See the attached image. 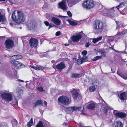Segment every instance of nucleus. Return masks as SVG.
I'll use <instances>...</instances> for the list:
<instances>
[{"instance_id": "9b49d317", "label": "nucleus", "mask_w": 127, "mask_h": 127, "mask_svg": "<svg viewBox=\"0 0 127 127\" xmlns=\"http://www.w3.org/2000/svg\"><path fill=\"white\" fill-rule=\"evenodd\" d=\"M4 43L5 48L8 49L12 48L14 45V41L12 40L9 39L6 40Z\"/></svg>"}, {"instance_id": "473e14b6", "label": "nucleus", "mask_w": 127, "mask_h": 127, "mask_svg": "<svg viewBox=\"0 0 127 127\" xmlns=\"http://www.w3.org/2000/svg\"><path fill=\"white\" fill-rule=\"evenodd\" d=\"M18 123L17 120L15 119H14L12 121V124L13 125H17Z\"/></svg>"}, {"instance_id": "4d7b16f0", "label": "nucleus", "mask_w": 127, "mask_h": 127, "mask_svg": "<svg viewBox=\"0 0 127 127\" xmlns=\"http://www.w3.org/2000/svg\"><path fill=\"white\" fill-rule=\"evenodd\" d=\"M9 2H11V3H12L13 4H15L16 3H13V1L14 0H8ZM14 1H15V0H14Z\"/></svg>"}, {"instance_id": "6e6d98bb", "label": "nucleus", "mask_w": 127, "mask_h": 127, "mask_svg": "<svg viewBox=\"0 0 127 127\" xmlns=\"http://www.w3.org/2000/svg\"><path fill=\"white\" fill-rule=\"evenodd\" d=\"M65 60L66 61H69V59H68V58H65Z\"/></svg>"}, {"instance_id": "f8f14e48", "label": "nucleus", "mask_w": 127, "mask_h": 127, "mask_svg": "<svg viewBox=\"0 0 127 127\" xmlns=\"http://www.w3.org/2000/svg\"><path fill=\"white\" fill-rule=\"evenodd\" d=\"M104 53V52L103 51H98L96 53V55H98V54H99V55H101L100 56H96L94 57L93 59L92 60V61H95L101 59L102 56L105 57V55Z\"/></svg>"}, {"instance_id": "49530a36", "label": "nucleus", "mask_w": 127, "mask_h": 127, "mask_svg": "<svg viewBox=\"0 0 127 127\" xmlns=\"http://www.w3.org/2000/svg\"><path fill=\"white\" fill-rule=\"evenodd\" d=\"M102 38V36H101L99 37H98L97 38H96V39H97L98 41H99L101 40Z\"/></svg>"}, {"instance_id": "0e129e2a", "label": "nucleus", "mask_w": 127, "mask_h": 127, "mask_svg": "<svg viewBox=\"0 0 127 127\" xmlns=\"http://www.w3.org/2000/svg\"><path fill=\"white\" fill-rule=\"evenodd\" d=\"M79 125L80 126H81V125H82V124L81 123H79Z\"/></svg>"}, {"instance_id": "a19ab883", "label": "nucleus", "mask_w": 127, "mask_h": 127, "mask_svg": "<svg viewBox=\"0 0 127 127\" xmlns=\"http://www.w3.org/2000/svg\"><path fill=\"white\" fill-rule=\"evenodd\" d=\"M61 34V32L60 31H58L56 33V36H59Z\"/></svg>"}, {"instance_id": "3c124183", "label": "nucleus", "mask_w": 127, "mask_h": 127, "mask_svg": "<svg viewBox=\"0 0 127 127\" xmlns=\"http://www.w3.org/2000/svg\"><path fill=\"white\" fill-rule=\"evenodd\" d=\"M44 103L45 105L46 106H47V102L46 101H44Z\"/></svg>"}, {"instance_id": "13d9d810", "label": "nucleus", "mask_w": 127, "mask_h": 127, "mask_svg": "<svg viewBox=\"0 0 127 127\" xmlns=\"http://www.w3.org/2000/svg\"><path fill=\"white\" fill-rule=\"evenodd\" d=\"M122 78H123V79H127V77H124L123 76H122Z\"/></svg>"}, {"instance_id": "37998d69", "label": "nucleus", "mask_w": 127, "mask_h": 127, "mask_svg": "<svg viewBox=\"0 0 127 127\" xmlns=\"http://www.w3.org/2000/svg\"><path fill=\"white\" fill-rule=\"evenodd\" d=\"M109 48L110 49L114 50L115 52H117V53H119V52L118 51H117V50H115L113 48H112V47H110Z\"/></svg>"}, {"instance_id": "69168bd1", "label": "nucleus", "mask_w": 127, "mask_h": 127, "mask_svg": "<svg viewBox=\"0 0 127 127\" xmlns=\"http://www.w3.org/2000/svg\"><path fill=\"white\" fill-rule=\"evenodd\" d=\"M51 2H54L55 0H54V1H53V0H51Z\"/></svg>"}, {"instance_id": "e433bc0d", "label": "nucleus", "mask_w": 127, "mask_h": 127, "mask_svg": "<svg viewBox=\"0 0 127 127\" xmlns=\"http://www.w3.org/2000/svg\"><path fill=\"white\" fill-rule=\"evenodd\" d=\"M44 23L46 26H48L49 25V23L47 21H45L44 22Z\"/></svg>"}, {"instance_id": "a211bd4d", "label": "nucleus", "mask_w": 127, "mask_h": 127, "mask_svg": "<svg viewBox=\"0 0 127 127\" xmlns=\"http://www.w3.org/2000/svg\"><path fill=\"white\" fill-rule=\"evenodd\" d=\"M51 21L57 25H59L61 23V21L59 19L55 17H52Z\"/></svg>"}, {"instance_id": "7ed1b4c3", "label": "nucleus", "mask_w": 127, "mask_h": 127, "mask_svg": "<svg viewBox=\"0 0 127 127\" xmlns=\"http://www.w3.org/2000/svg\"><path fill=\"white\" fill-rule=\"evenodd\" d=\"M104 28V25L103 22L100 20H96L94 23V29L97 33H101Z\"/></svg>"}, {"instance_id": "6ab92c4d", "label": "nucleus", "mask_w": 127, "mask_h": 127, "mask_svg": "<svg viewBox=\"0 0 127 127\" xmlns=\"http://www.w3.org/2000/svg\"><path fill=\"white\" fill-rule=\"evenodd\" d=\"M67 108L69 111L73 112L74 111H79L80 110L81 107H77L74 106L71 107Z\"/></svg>"}, {"instance_id": "f3484780", "label": "nucleus", "mask_w": 127, "mask_h": 127, "mask_svg": "<svg viewBox=\"0 0 127 127\" xmlns=\"http://www.w3.org/2000/svg\"><path fill=\"white\" fill-rule=\"evenodd\" d=\"M119 99L121 100H126L127 98V95L126 92H123L121 93L119 95Z\"/></svg>"}, {"instance_id": "052dcab7", "label": "nucleus", "mask_w": 127, "mask_h": 127, "mask_svg": "<svg viewBox=\"0 0 127 127\" xmlns=\"http://www.w3.org/2000/svg\"><path fill=\"white\" fill-rule=\"evenodd\" d=\"M19 81H21L22 82H23L24 81L23 80H19Z\"/></svg>"}, {"instance_id": "f257e3e1", "label": "nucleus", "mask_w": 127, "mask_h": 127, "mask_svg": "<svg viewBox=\"0 0 127 127\" xmlns=\"http://www.w3.org/2000/svg\"><path fill=\"white\" fill-rule=\"evenodd\" d=\"M11 18L15 23L20 24L23 22L25 20L24 14L21 10H16L13 11L12 14Z\"/></svg>"}, {"instance_id": "20e7f679", "label": "nucleus", "mask_w": 127, "mask_h": 127, "mask_svg": "<svg viewBox=\"0 0 127 127\" xmlns=\"http://www.w3.org/2000/svg\"><path fill=\"white\" fill-rule=\"evenodd\" d=\"M114 7L109 9L104 8V9L101 12L104 15H106L110 17H114L115 15V10L114 9Z\"/></svg>"}, {"instance_id": "1a4fd4ad", "label": "nucleus", "mask_w": 127, "mask_h": 127, "mask_svg": "<svg viewBox=\"0 0 127 127\" xmlns=\"http://www.w3.org/2000/svg\"><path fill=\"white\" fill-rule=\"evenodd\" d=\"M29 45L31 48H35L38 45V41L37 39L31 38L30 39Z\"/></svg>"}, {"instance_id": "f03ea898", "label": "nucleus", "mask_w": 127, "mask_h": 127, "mask_svg": "<svg viewBox=\"0 0 127 127\" xmlns=\"http://www.w3.org/2000/svg\"><path fill=\"white\" fill-rule=\"evenodd\" d=\"M13 57H15L16 59L15 60L13 58L11 59L10 62L11 64H13L18 69L24 66V65L20 62L16 60L22 58V56L21 55L18 54L16 55H14Z\"/></svg>"}, {"instance_id": "79ce46f5", "label": "nucleus", "mask_w": 127, "mask_h": 127, "mask_svg": "<svg viewBox=\"0 0 127 127\" xmlns=\"http://www.w3.org/2000/svg\"><path fill=\"white\" fill-rule=\"evenodd\" d=\"M93 42L94 43H96V42H98V41L96 38V39H93Z\"/></svg>"}, {"instance_id": "a18cd8bd", "label": "nucleus", "mask_w": 127, "mask_h": 127, "mask_svg": "<svg viewBox=\"0 0 127 127\" xmlns=\"http://www.w3.org/2000/svg\"><path fill=\"white\" fill-rule=\"evenodd\" d=\"M90 44L89 42H87L85 45V46L86 47H88L90 45Z\"/></svg>"}, {"instance_id": "7c9ffc66", "label": "nucleus", "mask_w": 127, "mask_h": 127, "mask_svg": "<svg viewBox=\"0 0 127 127\" xmlns=\"http://www.w3.org/2000/svg\"><path fill=\"white\" fill-rule=\"evenodd\" d=\"M45 68V67H43L41 65H39L38 67H35V69L36 70H39L40 69L43 70Z\"/></svg>"}, {"instance_id": "c85d7f7f", "label": "nucleus", "mask_w": 127, "mask_h": 127, "mask_svg": "<svg viewBox=\"0 0 127 127\" xmlns=\"http://www.w3.org/2000/svg\"><path fill=\"white\" fill-rule=\"evenodd\" d=\"M33 124V120L32 118H31L30 120L28 122L27 126L29 127H31L32 126Z\"/></svg>"}, {"instance_id": "bb28decb", "label": "nucleus", "mask_w": 127, "mask_h": 127, "mask_svg": "<svg viewBox=\"0 0 127 127\" xmlns=\"http://www.w3.org/2000/svg\"><path fill=\"white\" fill-rule=\"evenodd\" d=\"M67 21L69 22L70 25L72 26H76L77 25V23L75 22L69 20H67Z\"/></svg>"}, {"instance_id": "338daca9", "label": "nucleus", "mask_w": 127, "mask_h": 127, "mask_svg": "<svg viewBox=\"0 0 127 127\" xmlns=\"http://www.w3.org/2000/svg\"><path fill=\"white\" fill-rule=\"evenodd\" d=\"M2 1H4V2H5L6 0H2ZM6 2H7V0H6Z\"/></svg>"}, {"instance_id": "72a5a7b5", "label": "nucleus", "mask_w": 127, "mask_h": 127, "mask_svg": "<svg viewBox=\"0 0 127 127\" xmlns=\"http://www.w3.org/2000/svg\"><path fill=\"white\" fill-rule=\"evenodd\" d=\"M37 90L40 92H43L44 91L43 88L42 87H40L37 88Z\"/></svg>"}, {"instance_id": "dca6fc26", "label": "nucleus", "mask_w": 127, "mask_h": 127, "mask_svg": "<svg viewBox=\"0 0 127 127\" xmlns=\"http://www.w3.org/2000/svg\"><path fill=\"white\" fill-rule=\"evenodd\" d=\"M71 92L72 93V96L73 99L75 100H76L79 95V93L75 89H74L73 90L71 91Z\"/></svg>"}, {"instance_id": "0eeeda50", "label": "nucleus", "mask_w": 127, "mask_h": 127, "mask_svg": "<svg viewBox=\"0 0 127 127\" xmlns=\"http://www.w3.org/2000/svg\"><path fill=\"white\" fill-rule=\"evenodd\" d=\"M94 5L93 0H85L82 3L83 8L87 9L92 8Z\"/></svg>"}, {"instance_id": "412c9836", "label": "nucleus", "mask_w": 127, "mask_h": 127, "mask_svg": "<svg viewBox=\"0 0 127 127\" xmlns=\"http://www.w3.org/2000/svg\"><path fill=\"white\" fill-rule=\"evenodd\" d=\"M127 5V2H121L119 4L116 6V8L118 10H119L120 8L123 7L124 6H126Z\"/></svg>"}, {"instance_id": "39448f33", "label": "nucleus", "mask_w": 127, "mask_h": 127, "mask_svg": "<svg viewBox=\"0 0 127 127\" xmlns=\"http://www.w3.org/2000/svg\"><path fill=\"white\" fill-rule=\"evenodd\" d=\"M58 100L59 103L64 105H67L69 103V98L65 96L62 95L60 96Z\"/></svg>"}, {"instance_id": "603ef678", "label": "nucleus", "mask_w": 127, "mask_h": 127, "mask_svg": "<svg viewBox=\"0 0 127 127\" xmlns=\"http://www.w3.org/2000/svg\"><path fill=\"white\" fill-rule=\"evenodd\" d=\"M63 125L64 126H66L67 125V123H63Z\"/></svg>"}, {"instance_id": "58836bf2", "label": "nucleus", "mask_w": 127, "mask_h": 127, "mask_svg": "<svg viewBox=\"0 0 127 127\" xmlns=\"http://www.w3.org/2000/svg\"><path fill=\"white\" fill-rule=\"evenodd\" d=\"M67 14L69 17H71L72 16L71 13L69 11H67Z\"/></svg>"}, {"instance_id": "ddd939ff", "label": "nucleus", "mask_w": 127, "mask_h": 127, "mask_svg": "<svg viewBox=\"0 0 127 127\" xmlns=\"http://www.w3.org/2000/svg\"><path fill=\"white\" fill-rule=\"evenodd\" d=\"M113 114L116 117L122 118L126 117L127 114L124 112H113Z\"/></svg>"}, {"instance_id": "4be33fe9", "label": "nucleus", "mask_w": 127, "mask_h": 127, "mask_svg": "<svg viewBox=\"0 0 127 127\" xmlns=\"http://www.w3.org/2000/svg\"><path fill=\"white\" fill-rule=\"evenodd\" d=\"M67 1L68 5L69 7H71L79 2L78 0H67Z\"/></svg>"}, {"instance_id": "8fccbe9b", "label": "nucleus", "mask_w": 127, "mask_h": 127, "mask_svg": "<svg viewBox=\"0 0 127 127\" xmlns=\"http://www.w3.org/2000/svg\"><path fill=\"white\" fill-rule=\"evenodd\" d=\"M117 74L119 76H121V74L120 73L118 70L117 72Z\"/></svg>"}, {"instance_id": "ea45409f", "label": "nucleus", "mask_w": 127, "mask_h": 127, "mask_svg": "<svg viewBox=\"0 0 127 127\" xmlns=\"http://www.w3.org/2000/svg\"><path fill=\"white\" fill-rule=\"evenodd\" d=\"M111 70L112 73H114L115 71L116 68L115 67H111Z\"/></svg>"}, {"instance_id": "4c0bfd02", "label": "nucleus", "mask_w": 127, "mask_h": 127, "mask_svg": "<svg viewBox=\"0 0 127 127\" xmlns=\"http://www.w3.org/2000/svg\"><path fill=\"white\" fill-rule=\"evenodd\" d=\"M77 63L78 64L80 65L82 64V62L81 61L80 59H78L77 60Z\"/></svg>"}, {"instance_id": "2eb2a0df", "label": "nucleus", "mask_w": 127, "mask_h": 127, "mask_svg": "<svg viewBox=\"0 0 127 127\" xmlns=\"http://www.w3.org/2000/svg\"><path fill=\"white\" fill-rule=\"evenodd\" d=\"M59 8L64 10H66L67 7L64 0H62L58 3Z\"/></svg>"}, {"instance_id": "2f4dec72", "label": "nucleus", "mask_w": 127, "mask_h": 127, "mask_svg": "<svg viewBox=\"0 0 127 127\" xmlns=\"http://www.w3.org/2000/svg\"><path fill=\"white\" fill-rule=\"evenodd\" d=\"M4 21V18L3 16L1 14L0 12V22H3Z\"/></svg>"}, {"instance_id": "c756f323", "label": "nucleus", "mask_w": 127, "mask_h": 127, "mask_svg": "<svg viewBox=\"0 0 127 127\" xmlns=\"http://www.w3.org/2000/svg\"><path fill=\"white\" fill-rule=\"evenodd\" d=\"M96 88L94 85L91 86L90 87L89 90L90 92H93L95 91Z\"/></svg>"}, {"instance_id": "de8ad7c7", "label": "nucleus", "mask_w": 127, "mask_h": 127, "mask_svg": "<svg viewBox=\"0 0 127 127\" xmlns=\"http://www.w3.org/2000/svg\"><path fill=\"white\" fill-rule=\"evenodd\" d=\"M49 28H48V29H50V28H51L52 27L55 26V25H52L51 24L50 25L49 24Z\"/></svg>"}, {"instance_id": "423d86ee", "label": "nucleus", "mask_w": 127, "mask_h": 127, "mask_svg": "<svg viewBox=\"0 0 127 127\" xmlns=\"http://www.w3.org/2000/svg\"><path fill=\"white\" fill-rule=\"evenodd\" d=\"M1 96L3 100L8 102L11 101L13 99L12 95L10 93L3 92L1 94Z\"/></svg>"}, {"instance_id": "b1692460", "label": "nucleus", "mask_w": 127, "mask_h": 127, "mask_svg": "<svg viewBox=\"0 0 127 127\" xmlns=\"http://www.w3.org/2000/svg\"><path fill=\"white\" fill-rule=\"evenodd\" d=\"M38 105H40L42 106L43 105V102L41 100H37L36 102L35 103L34 107H36V106Z\"/></svg>"}, {"instance_id": "bf43d9fd", "label": "nucleus", "mask_w": 127, "mask_h": 127, "mask_svg": "<svg viewBox=\"0 0 127 127\" xmlns=\"http://www.w3.org/2000/svg\"><path fill=\"white\" fill-rule=\"evenodd\" d=\"M51 62L52 63H54L55 62V61L54 60H53L51 61Z\"/></svg>"}, {"instance_id": "774afa93", "label": "nucleus", "mask_w": 127, "mask_h": 127, "mask_svg": "<svg viewBox=\"0 0 127 127\" xmlns=\"http://www.w3.org/2000/svg\"><path fill=\"white\" fill-rule=\"evenodd\" d=\"M11 23H10V25H11Z\"/></svg>"}, {"instance_id": "4468645a", "label": "nucleus", "mask_w": 127, "mask_h": 127, "mask_svg": "<svg viewBox=\"0 0 127 127\" xmlns=\"http://www.w3.org/2000/svg\"><path fill=\"white\" fill-rule=\"evenodd\" d=\"M82 37V35L79 33L76 35L72 36L71 38L72 41L74 42H78L81 39Z\"/></svg>"}, {"instance_id": "c9c22d12", "label": "nucleus", "mask_w": 127, "mask_h": 127, "mask_svg": "<svg viewBox=\"0 0 127 127\" xmlns=\"http://www.w3.org/2000/svg\"><path fill=\"white\" fill-rule=\"evenodd\" d=\"M87 52L86 50H84L82 52V54L83 56H86L87 54Z\"/></svg>"}, {"instance_id": "864d4df0", "label": "nucleus", "mask_w": 127, "mask_h": 127, "mask_svg": "<svg viewBox=\"0 0 127 127\" xmlns=\"http://www.w3.org/2000/svg\"><path fill=\"white\" fill-rule=\"evenodd\" d=\"M30 67H31L32 68H33V69H35V66H33L32 65H30Z\"/></svg>"}, {"instance_id": "9d476101", "label": "nucleus", "mask_w": 127, "mask_h": 127, "mask_svg": "<svg viewBox=\"0 0 127 127\" xmlns=\"http://www.w3.org/2000/svg\"><path fill=\"white\" fill-rule=\"evenodd\" d=\"M28 28L31 30L34 28L36 26V23L34 20L31 19L30 20H28L26 23Z\"/></svg>"}, {"instance_id": "aec40b11", "label": "nucleus", "mask_w": 127, "mask_h": 127, "mask_svg": "<svg viewBox=\"0 0 127 127\" xmlns=\"http://www.w3.org/2000/svg\"><path fill=\"white\" fill-rule=\"evenodd\" d=\"M114 125L115 127H122L123 126V124L120 121H114Z\"/></svg>"}, {"instance_id": "680f3d73", "label": "nucleus", "mask_w": 127, "mask_h": 127, "mask_svg": "<svg viewBox=\"0 0 127 127\" xmlns=\"http://www.w3.org/2000/svg\"><path fill=\"white\" fill-rule=\"evenodd\" d=\"M65 46H68L69 45V44H68L67 43H65Z\"/></svg>"}, {"instance_id": "cd10ccee", "label": "nucleus", "mask_w": 127, "mask_h": 127, "mask_svg": "<svg viewBox=\"0 0 127 127\" xmlns=\"http://www.w3.org/2000/svg\"><path fill=\"white\" fill-rule=\"evenodd\" d=\"M36 127H44L43 123L41 121H40L37 124Z\"/></svg>"}, {"instance_id": "5701e85b", "label": "nucleus", "mask_w": 127, "mask_h": 127, "mask_svg": "<svg viewBox=\"0 0 127 127\" xmlns=\"http://www.w3.org/2000/svg\"><path fill=\"white\" fill-rule=\"evenodd\" d=\"M87 107L88 109L93 110L95 109V104L92 103L88 104Z\"/></svg>"}, {"instance_id": "f704fd0d", "label": "nucleus", "mask_w": 127, "mask_h": 127, "mask_svg": "<svg viewBox=\"0 0 127 127\" xmlns=\"http://www.w3.org/2000/svg\"><path fill=\"white\" fill-rule=\"evenodd\" d=\"M108 39V41L110 42H112L114 40V38L112 37H109Z\"/></svg>"}, {"instance_id": "09e8293b", "label": "nucleus", "mask_w": 127, "mask_h": 127, "mask_svg": "<svg viewBox=\"0 0 127 127\" xmlns=\"http://www.w3.org/2000/svg\"><path fill=\"white\" fill-rule=\"evenodd\" d=\"M85 59H84L83 58H82L81 60V61L82 62V63H83L84 62V60Z\"/></svg>"}, {"instance_id": "393cba45", "label": "nucleus", "mask_w": 127, "mask_h": 127, "mask_svg": "<svg viewBox=\"0 0 127 127\" xmlns=\"http://www.w3.org/2000/svg\"><path fill=\"white\" fill-rule=\"evenodd\" d=\"M100 110L101 112L102 113L103 112L104 114L106 115L108 114V109L106 107H105L103 108V109L100 108Z\"/></svg>"}, {"instance_id": "6e6552de", "label": "nucleus", "mask_w": 127, "mask_h": 127, "mask_svg": "<svg viewBox=\"0 0 127 127\" xmlns=\"http://www.w3.org/2000/svg\"><path fill=\"white\" fill-rule=\"evenodd\" d=\"M52 67L55 70L56 69L61 71L62 69L66 67V65L64 62H62L56 65L55 64H53Z\"/></svg>"}, {"instance_id": "a878e982", "label": "nucleus", "mask_w": 127, "mask_h": 127, "mask_svg": "<svg viewBox=\"0 0 127 127\" xmlns=\"http://www.w3.org/2000/svg\"><path fill=\"white\" fill-rule=\"evenodd\" d=\"M80 75V74L79 73H73L71 76V77L73 78H77Z\"/></svg>"}, {"instance_id": "5fc2aeb1", "label": "nucleus", "mask_w": 127, "mask_h": 127, "mask_svg": "<svg viewBox=\"0 0 127 127\" xmlns=\"http://www.w3.org/2000/svg\"><path fill=\"white\" fill-rule=\"evenodd\" d=\"M59 16L60 17H61L63 18H66V17H67L65 16H61V15H60V16Z\"/></svg>"}, {"instance_id": "e2e57ef3", "label": "nucleus", "mask_w": 127, "mask_h": 127, "mask_svg": "<svg viewBox=\"0 0 127 127\" xmlns=\"http://www.w3.org/2000/svg\"><path fill=\"white\" fill-rule=\"evenodd\" d=\"M121 26V27H124V26L122 24V25Z\"/></svg>"}, {"instance_id": "c03bdc74", "label": "nucleus", "mask_w": 127, "mask_h": 127, "mask_svg": "<svg viewBox=\"0 0 127 127\" xmlns=\"http://www.w3.org/2000/svg\"><path fill=\"white\" fill-rule=\"evenodd\" d=\"M115 22L116 24L117 27H116V29L119 28V26L118 24V22H119V21H115ZM120 23V22H119V23Z\"/></svg>"}]
</instances>
